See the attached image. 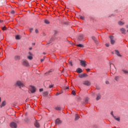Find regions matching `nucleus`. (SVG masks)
<instances>
[{
    "mask_svg": "<svg viewBox=\"0 0 128 128\" xmlns=\"http://www.w3.org/2000/svg\"><path fill=\"white\" fill-rule=\"evenodd\" d=\"M80 64L82 66H83L84 68H86V62L84 60H80Z\"/></svg>",
    "mask_w": 128,
    "mask_h": 128,
    "instance_id": "nucleus-1",
    "label": "nucleus"
},
{
    "mask_svg": "<svg viewBox=\"0 0 128 128\" xmlns=\"http://www.w3.org/2000/svg\"><path fill=\"white\" fill-rule=\"evenodd\" d=\"M22 64L23 66H30L28 62V60H22Z\"/></svg>",
    "mask_w": 128,
    "mask_h": 128,
    "instance_id": "nucleus-2",
    "label": "nucleus"
},
{
    "mask_svg": "<svg viewBox=\"0 0 128 128\" xmlns=\"http://www.w3.org/2000/svg\"><path fill=\"white\" fill-rule=\"evenodd\" d=\"M16 86H20V88L24 86V84H22L20 81H17L16 82Z\"/></svg>",
    "mask_w": 128,
    "mask_h": 128,
    "instance_id": "nucleus-3",
    "label": "nucleus"
},
{
    "mask_svg": "<svg viewBox=\"0 0 128 128\" xmlns=\"http://www.w3.org/2000/svg\"><path fill=\"white\" fill-rule=\"evenodd\" d=\"M30 90L32 94H34L36 92V88L34 86H30Z\"/></svg>",
    "mask_w": 128,
    "mask_h": 128,
    "instance_id": "nucleus-4",
    "label": "nucleus"
},
{
    "mask_svg": "<svg viewBox=\"0 0 128 128\" xmlns=\"http://www.w3.org/2000/svg\"><path fill=\"white\" fill-rule=\"evenodd\" d=\"M109 38L110 40L111 44H114V42H116L114 40V36H110Z\"/></svg>",
    "mask_w": 128,
    "mask_h": 128,
    "instance_id": "nucleus-5",
    "label": "nucleus"
},
{
    "mask_svg": "<svg viewBox=\"0 0 128 128\" xmlns=\"http://www.w3.org/2000/svg\"><path fill=\"white\" fill-rule=\"evenodd\" d=\"M10 126L12 128H16L18 126V125H16V123L14 122H11Z\"/></svg>",
    "mask_w": 128,
    "mask_h": 128,
    "instance_id": "nucleus-6",
    "label": "nucleus"
},
{
    "mask_svg": "<svg viewBox=\"0 0 128 128\" xmlns=\"http://www.w3.org/2000/svg\"><path fill=\"white\" fill-rule=\"evenodd\" d=\"M83 84H84V86H90V82L88 80H85L83 82Z\"/></svg>",
    "mask_w": 128,
    "mask_h": 128,
    "instance_id": "nucleus-7",
    "label": "nucleus"
},
{
    "mask_svg": "<svg viewBox=\"0 0 128 128\" xmlns=\"http://www.w3.org/2000/svg\"><path fill=\"white\" fill-rule=\"evenodd\" d=\"M88 74H79V78H87Z\"/></svg>",
    "mask_w": 128,
    "mask_h": 128,
    "instance_id": "nucleus-8",
    "label": "nucleus"
},
{
    "mask_svg": "<svg viewBox=\"0 0 128 128\" xmlns=\"http://www.w3.org/2000/svg\"><path fill=\"white\" fill-rule=\"evenodd\" d=\"M56 124H57L58 126V124H62V120H60L59 118H57L56 121Z\"/></svg>",
    "mask_w": 128,
    "mask_h": 128,
    "instance_id": "nucleus-9",
    "label": "nucleus"
},
{
    "mask_svg": "<svg viewBox=\"0 0 128 128\" xmlns=\"http://www.w3.org/2000/svg\"><path fill=\"white\" fill-rule=\"evenodd\" d=\"M102 98V95L100 94H96V100H100Z\"/></svg>",
    "mask_w": 128,
    "mask_h": 128,
    "instance_id": "nucleus-10",
    "label": "nucleus"
},
{
    "mask_svg": "<svg viewBox=\"0 0 128 128\" xmlns=\"http://www.w3.org/2000/svg\"><path fill=\"white\" fill-rule=\"evenodd\" d=\"M14 60H20V56H16L14 57Z\"/></svg>",
    "mask_w": 128,
    "mask_h": 128,
    "instance_id": "nucleus-11",
    "label": "nucleus"
},
{
    "mask_svg": "<svg viewBox=\"0 0 128 128\" xmlns=\"http://www.w3.org/2000/svg\"><path fill=\"white\" fill-rule=\"evenodd\" d=\"M78 40H84V35L80 34L78 38Z\"/></svg>",
    "mask_w": 128,
    "mask_h": 128,
    "instance_id": "nucleus-12",
    "label": "nucleus"
},
{
    "mask_svg": "<svg viewBox=\"0 0 128 128\" xmlns=\"http://www.w3.org/2000/svg\"><path fill=\"white\" fill-rule=\"evenodd\" d=\"M6 101H4L2 102L1 105H0V108H4V106H6Z\"/></svg>",
    "mask_w": 128,
    "mask_h": 128,
    "instance_id": "nucleus-13",
    "label": "nucleus"
},
{
    "mask_svg": "<svg viewBox=\"0 0 128 128\" xmlns=\"http://www.w3.org/2000/svg\"><path fill=\"white\" fill-rule=\"evenodd\" d=\"M76 72L78 73V74H81V72H82V68H78L76 69Z\"/></svg>",
    "mask_w": 128,
    "mask_h": 128,
    "instance_id": "nucleus-14",
    "label": "nucleus"
},
{
    "mask_svg": "<svg viewBox=\"0 0 128 128\" xmlns=\"http://www.w3.org/2000/svg\"><path fill=\"white\" fill-rule=\"evenodd\" d=\"M115 54H116L118 56H122V55L120 54V52L118 50H115Z\"/></svg>",
    "mask_w": 128,
    "mask_h": 128,
    "instance_id": "nucleus-15",
    "label": "nucleus"
},
{
    "mask_svg": "<svg viewBox=\"0 0 128 128\" xmlns=\"http://www.w3.org/2000/svg\"><path fill=\"white\" fill-rule=\"evenodd\" d=\"M34 126L36 128H40V123H38V122H35Z\"/></svg>",
    "mask_w": 128,
    "mask_h": 128,
    "instance_id": "nucleus-16",
    "label": "nucleus"
},
{
    "mask_svg": "<svg viewBox=\"0 0 128 128\" xmlns=\"http://www.w3.org/2000/svg\"><path fill=\"white\" fill-rule=\"evenodd\" d=\"M80 119V116L78 114H75V120H78Z\"/></svg>",
    "mask_w": 128,
    "mask_h": 128,
    "instance_id": "nucleus-17",
    "label": "nucleus"
},
{
    "mask_svg": "<svg viewBox=\"0 0 128 128\" xmlns=\"http://www.w3.org/2000/svg\"><path fill=\"white\" fill-rule=\"evenodd\" d=\"M120 32H122V34H126V29L124 28H122L120 29Z\"/></svg>",
    "mask_w": 128,
    "mask_h": 128,
    "instance_id": "nucleus-18",
    "label": "nucleus"
},
{
    "mask_svg": "<svg viewBox=\"0 0 128 128\" xmlns=\"http://www.w3.org/2000/svg\"><path fill=\"white\" fill-rule=\"evenodd\" d=\"M113 118H114V120H117V122H120V117L116 118V116H114Z\"/></svg>",
    "mask_w": 128,
    "mask_h": 128,
    "instance_id": "nucleus-19",
    "label": "nucleus"
},
{
    "mask_svg": "<svg viewBox=\"0 0 128 128\" xmlns=\"http://www.w3.org/2000/svg\"><path fill=\"white\" fill-rule=\"evenodd\" d=\"M27 58L29 60H32V56H27Z\"/></svg>",
    "mask_w": 128,
    "mask_h": 128,
    "instance_id": "nucleus-20",
    "label": "nucleus"
},
{
    "mask_svg": "<svg viewBox=\"0 0 128 128\" xmlns=\"http://www.w3.org/2000/svg\"><path fill=\"white\" fill-rule=\"evenodd\" d=\"M119 26H123V24H124V23L122 21H120L118 22Z\"/></svg>",
    "mask_w": 128,
    "mask_h": 128,
    "instance_id": "nucleus-21",
    "label": "nucleus"
},
{
    "mask_svg": "<svg viewBox=\"0 0 128 128\" xmlns=\"http://www.w3.org/2000/svg\"><path fill=\"white\" fill-rule=\"evenodd\" d=\"M122 70L124 74H128V70Z\"/></svg>",
    "mask_w": 128,
    "mask_h": 128,
    "instance_id": "nucleus-22",
    "label": "nucleus"
},
{
    "mask_svg": "<svg viewBox=\"0 0 128 128\" xmlns=\"http://www.w3.org/2000/svg\"><path fill=\"white\" fill-rule=\"evenodd\" d=\"M48 93L46 92H45L43 93L44 96H48Z\"/></svg>",
    "mask_w": 128,
    "mask_h": 128,
    "instance_id": "nucleus-23",
    "label": "nucleus"
},
{
    "mask_svg": "<svg viewBox=\"0 0 128 128\" xmlns=\"http://www.w3.org/2000/svg\"><path fill=\"white\" fill-rule=\"evenodd\" d=\"M44 23L46 24H50V21H48V20H45Z\"/></svg>",
    "mask_w": 128,
    "mask_h": 128,
    "instance_id": "nucleus-24",
    "label": "nucleus"
},
{
    "mask_svg": "<svg viewBox=\"0 0 128 128\" xmlns=\"http://www.w3.org/2000/svg\"><path fill=\"white\" fill-rule=\"evenodd\" d=\"M92 40H93L95 42H96V37L94 36H92Z\"/></svg>",
    "mask_w": 128,
    "mask_h": 128,
    "instance_id": "nucleus-25",
    "label": "nucleus"
},
{
    "mask_svg": "<svg viewBox=\"0 0 128 128\" xmlns=\"http://www.w3.org/2000/svg\"><path fill=\"white\" fill-rule=\"evenodd\" d=\"M84 102L86 103V102H88V98H86L84 99Z\"/></svg>",
    "mask_w": 128,
    "mask_h": 128,
    "instance_id": "nucleus-26",
    "label": "nucleus"
},
{
    "mask_svg": "<svg viewBox=\"0 0 128 128\" xmlns=\"http://www.w3.org/2000/svg\"><path fill=\"white\" fill-rule=\"evenodd\" d=\"M77 46H79V48H84V45L82 44H77Z\"/></svg>",
    "mask_w": 128,
    "mask_h": 128,
    "instance_id": "nucleus-27",
    "label": "nucleus"
},
{
    "mask_svg": "<svg viewBox=\"0 0 128 128\" xmlns=\"http://www.w3.org/2000/svg\"><path fill=\"white\" fill-rule=\"evenodd\" d=\"M16 40H20V36L17 35L16 36Z\"/></svg>",
    "mask_w": 128,
    "mask_h": 128,
    "instance_id": "nucleus-28",
    "label": "nucleus"
},
{
    "mask_svg": "<svg viewBox=\"0 0 128 128\" xmlns=\"http://www.w3.org/2000/svg\"><path fill=\"white\" fill-rule=\"evenodd\" d=\"M55 110H60L61 108L60 107H56L55 108Z\"/></svg>",
    "mask_w": 128,
    "mask_h": 128,
    "instance_id": "nucleus-29",
    "label": "nucleus"
},
{
    "mask_svg": "<svg viewBox=\"0 0 128 128\" xmlns=\"http://www.w3.org/2000/svg\"><path fill=\"white\" fill-rule=\"evenodd\" d=\"M72 94L73 96H76V91L74 90H72Z\"/></svg>",
    "mask_w": 128,
    "mask_h": 128,
    "instance_id": "nucleus-30",
    "label": "nucleus"
},
{
    "mask_svg": "<svg viewBox=\"0 0 128 128\" xmlns=\"http://www.w3.org/2000/svg\"><path fill=\"white\" fill-rule=\"evenodd\" d=\"M69 64L71 66H72V61L69 62Z\"/></svg>",
    "mask_w": 128,
    "mask_h": 128,
    "instance_id": "nucleus-31",
    "label": "nucleus"
},
{
    "mask_svg": "<svg viewBox=\"0 0 128 128\" xmlns=\"http://www.w3.org/2000/svg\"><path fill=\"white\" fill-rule=\"evenodd\" d=\"M118 78H120L118 76L115 77V80H118Z\"/></svg>",
    "mask_w": 128,
    "mask_h": 128,
    "instance_id": "nucleus-32",
    "label": "nucleus"
},
{
    "mask_svg": "<svg viewBox=\"0 0 128 128\" xmlns=\"http://www.w3.org/2000/svg\"><path fill=\"white\" fill-rule=\"evenodd\" d=\"M2 30H6V26L2 27Z\"/></svg>",
    "mask_w": 128,
    "mask_h": 128,
    "instance_id": "nucleus-33",
    "label": "nucleus"
},
{
    "mask_svg": "<svg viewBox=\"0 0 128 128\" xmlns=\"http://www.w3.org/2000/svg\"><path fill=\"white\" fill-rule=\"evenodd\" d=\"M110 114L112 116H114V112L113 111L111 112Z\"/></svg>",
    "mask_w": 128,
    "mask_h": 128,
    "instance_id": "nucleus-34",
    "label": "nucleus"
},
{
    "mask_svg": "<svg viewBox=\"0 0 128 128\" xmlns=\"http://www.w3.org/2000/svg\"><path fill=\"white\" fill-rule=\"evenodd\" d=\"M14 10H13L11 11L10 14H14Z\"/></svg>",
    "mask_w": 128,
    "mask_h": 128,
    "instance_id": "nucleus-35",
    "label": "nucleus"
},
{
    "mask_svg": "<svg viewBox=\"0 0 128 128\" xmlns=\"http://www.w3.org/2000/svg\"><path fill=\"white\" fill-rule=\"evenodd\" d=\"M80 18L81 20H84V17L82 16H80Z\"/></svg>",
    "mask_w": 128,
    "mask_h": 128,
    "instance_id": "nucleus-36",
    "label": "nucleus"
},
{
    "mask_svg": "<svg viewBox=\"0 0 128 128\" xmlns=\"http://www.w3.org/2000/svg\"><path fill=\"white\" fill-rule=\"evenodd\" d=\"M35 32H36V34H38V29H36V30H35Z\"/></svg>",
    "mask_w": 128,
    "mask_h": 128,
    "instance_id": "nucleus-37",
    "label": "nucleus"
},
{
    "mask_svg": "<svg viewBox=\"0 0 128 128\" xmlns=\"http://www.w3.org/2000/svg\"><path fill=\"white\" fill-rule=\"evenodd\" d=\"M49 88H54V85H50Z\"/></svg>",
    "mask_w": 128,
    "mask_h": 128,
    "instance_id": "nucleus-38",
    "label": "nucleus"
},
{
    "mask_svg": "<svg viewBox=\"0 0 128 128\" xmlns=\"http://www.w3.org/2000/svg\"><path fill=\"white\" fill-rule=\"evenodd\" d=\"M106 46H107V48H108L110 46V44H106Z\"/></svg>",
    "mask_w": 128,
    "mask_h": 128,
    "instance_id": "nucleus-39",
    "label": "nucleus"
},
{
    "mask_svg": "<svg viewBox=\"0 0 128 128\" xmlns=\"http://www.w3.org/2000/svg\"><path fill=\"white\" fill-rule=\"evenodd\" d=\"M44 58L43 59H41V60H40L41 62H44Z\"/></svg>",
    "mask_w": 128,
    "mask_h": 128,
    "instance_id": "nucleus-40",
    "label": "nucleus"
},
{
    "mask_svg": "<svg viewBox=\"0 0 128 128\" xmlns=\"http://www.w3.org/2000/svg\"><path fill=\"white\" fill-rule=\"evenodd\" d=\"M30 32H32L34 30V28H30Z\"/></svg>",
    "mask_w": 128,
    "mask_h": 128,
    "instance_id": "nucleus-41",
    "label": "nucleus"
},
{
    "mask_svg": "<svg viewBox=\"0 0 128 128\" xmlns=\"http://www.w3.org/2000/svg\"><path fill=\"white\" fill-rule=\"evenodd\" d=\"M86 70L88 72H90V69L88 68V69H86Z\"/></svg>",
    "mask_w": 128,
    "mask_h": 128,
    "instance_id": "nucleus-42",
    "label": "nucleus"
},
{
    "mask_svg": "<svg viewBox=\"0 0 128 128\" xmlns=\"http://www.w3.org/2000/svg\"><path fill=\"white\" fill-rule=\"evenodd\" d=\"M52 44V39L49 41V42L48 44Z\"/></svg>",
    "mask_w": 128,
    "mask_h": 128,
    "instance_id": "nucleus-43",
    "label": "nucleus"
},
{
    "mask_svg": "<svg viewBox=\"0 0 128 128\" xmlns=\"http://www.w3.org/2000/svg\"><path fill=\"white\" fill-rule=\"evenodd\" d=\"M39 90H40V92H42V90H44V89L40 88Z\"/></svg>",
    "mask_w": 128,
    "mask_h": 128,
    "instance_id": "nucleus-44",
    "label": "nucleus"
},
{
    "mask_svg": "<svg viewBox=\"0 0 128 128\" xmlns=\"http://www.w3.org/2000/svg\"><path fill=\"white\" fill-rule=\"evenodd\" d=\"M28 54H29L30 56H32V52H29Z\"/></svg>",
    "mask_w": 128,
    "mask_h": 128,
    "instance_id": "nucleus-45",
    "label": "nucleus"
},
{
    "mask_svg": "<svg viewBox=\"0 0 128 128\" xmlns=\"http://www.w3.org/2000/svg\"><path fill=\"white\" fill-rule=\"evenodd\" d=\"M58 94H60V93L57 92V93L56 94V96H58Z\"/></svg>",
    "mask_w": 128,
    "mask_h": 128,
    "instance_id": "nucleus-46",
    "label": "nucleus"
},
{
    "mask_svg": "<svg viewBox=\"0 0 128 128\" xmlns=\"http://www.w3.org/2000/svg\"><path fill=\"white\" fill-rule=\"evenodd\" d=\"M65 88H66V90H68V86L66 87Z\"/></svg>",
    "mask_w": 128,
    "mask_h": 128,
    "instance_id": "nucleus-47",
    "label": "nucleus"
},
{
    "mask_svg": "<svg viewBox=\"0 0 128 128\" xmlns=\"http://www.w3.org/2000/svg\"><path fill=\"white\" fill-rule=\"evenodd\" d=\"M106 84H109L108 82L106 81Z\"/></svg>",
    "mask_w": 128,
    "mask_h": 128,
    "instance_id": "nucleus-48",
    "label": "nucleus"
},
{
    "mask_svg": "<svg viewBox=\"0 0 128 128\" xmlns=\"http://www.w3.org/2000/svg\"><path fill=\"white\" fill-rule=\"evenodd\" d=\"M126 28H128V25H126Z\"/></svg>",
    "mask_w": 128,
    "mask_h": 128,
    "instance_id": "nucleus-49",
    "label": "nucleus"
},
{
    "mask_svg": "<svg viewBox=\"0 0 128 128\" xmlns=\"http://www.w3.org/2000/svg\"><path fill=\"white\" fill-rule=\"evenodd\" d=\"M64 24H67V23H66V22H65Z\"/></svg>",
    "mask_w": 128,
    "mask_h": 128,
    "instance_id": "nucleus-50",
    "label": "nucleus"
},
{
    "mask_svg": "<svg viewBox=\"0 0 128 128\" xmlns=\"http://www.w3.org/2000/svg\"><path fill=\"white\" fill-rule=\"evenodd\" d=\"M43 54H46V53H44V52H43Z\"/></svg>",
    "mask_w": 128,
    "mask_h": 128,
    "instance_id": "nucleus-51",
    "label": "nucleus"
},
{
    "mask_svg": "<svg viewBox=\"0 0 128 128\" xmlns=\"http://www.w3.org/2000/svg\"><path fill=\"white\" fill-rule=\"evenodd\" d=\"M0 100H1V98H0Z\"/></svg>",
    "mask_w": 128,
    "mask_h": 128,
    "instance_id": "nucleus-52",
    "label": "nucleus"
},
{
    "mask_svg": "<svg viewBox=\"0 0 128 128\" xmlns=\"http://www.w3.org/2000/svg\"><path fill=\"white\" fill-rule=\"evenodd\" d=\"M127 32H128V30H127Z\"/></svg>",
    "mask_w": 128,
    "mask_h": 128,
    "instance_id": "nucleus-53",
    "label": "nucleus"
},
{
    "mask_svg": "<svg viewBox=\"0 0 128 128\" xmlns=\"http://www.w3.org/2000/svg\"><path fill=\"white\" fill-rule=\"evenodd\" d=\"M30 50H32V48H30Z\"/></svg>",
    "mask_w": 128,
    "mask_h": 128,
    "instance_id": "nucleus-54",
    "label": "nucleus"
},
{
    "mask_svg": "<svg viewBox=\"0 0 128 128\" xmlns=\"http://www.w3.org/2000/svg\"><path fill=\"white\" fill-rule=\"evenodd\" d=\"M70 44H72V42H70Z\"/></svg>",
    "mask_w": 128,
    "mask_h": 128,
    "instance_id": "nucleus-55",
    "label": "nucleus"
},
{
    "mask_svg": "<svg viewBox=\"0 0 128 128\" xmlns=\"http://www.w3.org/2000/svg\"><path fill=\"white\" fill-rule=\"evenodd\" d=\"M62 72H64V70H62Z\"/></svg>",
    "mask_w": 128,
    "mask_h": 128,
    "instance_id": "nucleus-56",
    "label": "nucleus"
},
{
    "mask_svg": "<svg viewBox=\"0 0 128 128\" xmlns=\"http://www.w3.org/2000/svg\"><path fill=\"white\" fill-rule=\"evenodd\" d=\"M62 72H64V70H62Z\"/></svg>",
    "mask_w": 128,
    "mask_h": 128,
    "instance_id": "nucleus-57",
    "label": "nucleus"
}]
</instances>
